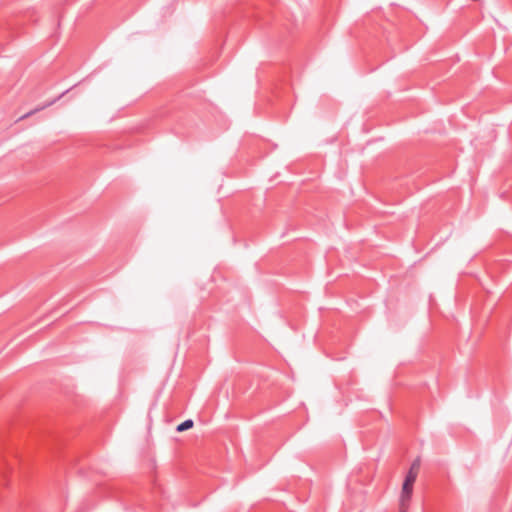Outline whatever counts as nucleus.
<instances>
[{
  "instance_id": "nucleus-1",
  "label": "nucleus",
  "mask_w": 512,
  "mask_h": 512,
  "mask_svg": "<svg viewBox=\"0 0 512 512\" xmlns=\"http://www.w3.org/2000/svg\"><path fill=\"white\" fill-rule=\"evenodd\" d=\"M421 466V458L417 457L413 460L410 468L402 483L400 495H399V511L407 512L409 503L413 494V487L418 477Z\"/></svg>"
},
{
  "instance_id": "nucleus-2",
  "label": "nucleus",
  "mask_w": 512,
  "mask_h": 512,
  "mask_svg": "<svg viewBox=\"0 0 512 512\" xmlns=\"http://www.w3.org/2000/svg\"><path fill=\"white\" fill-rule=\"evenodd\" d=\"M193 425H194V422L191 419H188V420L182 422L181 424H179L177 426L176 430L178 432H184L188 429H191L193 427Z\"/></svg>"
}]
</instances>
